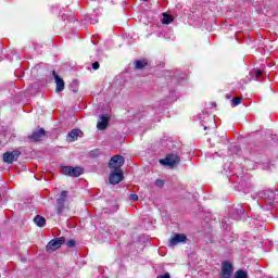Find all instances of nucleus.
Returning <instances> with one entry per match:
<instances>
[{
	"label": "nucleus",
	"instance_id": "f03ea898",
	"mask_svg": "<svg viewBox=\"0 0 278 278\" xmlns=\"http://www.w3.org/2000/svg\"><path fill=\"white\" fill-rule=\"evenodd\" d=\"M125 165V157L123 155H114L109 162L111 170H122L121 167Z\"/></svg>",
	"mask_w": 278,
	"mask_h": 278
},
{
	"label": "nucleus",
	"instance_id": "a211bd4d",
	"mask_svg": "<svg viewBox=\"0 0 278 278\" xmlns=\"http://www.w3.org/2000/svg\"><path fill=\"white\" fill-rule=\"evenodd\" d=\"M242 103V98H233L232 99V105L236 108L237 105H240Z\"/></svg>",
	"mask_w": 278,
	"mask_h": 278
},
{
	"label": "nucleus",
	"instance_id": "2eb2a0df",
	"mask_svg": "<svg viewBox=\"0 0 278 278\" xmlns=\"http://www.w3.org/2000/svg\"><path fill=\"white\" fill-rule=\"evenodd\" d=\"M34 223L37 225V227H45V225H47V219L40 215H37L34 218Z\"/></svg>",
	"mask_w": 278,
	"mask_h": 278
},
{
	"label": "nucleus",
	"instance_id": "9b49d317",
	"mask_svg": "<svg viewBox=\"0 0 278 278\" xmlns=\"http://www.w3.org/2000/svg\"><path fill=\"white\" fill-rule=\"evenodd\" d=\"M109 123H110V116L109 115H102L100 117V122H98V124H97V128L100 131H103V130L108 129Z\"/></svg>",
	"mask_w": 278,
	"mask_h": 278
},
{
	"label": "nucleus",
	"instance_id": "f257e3e1",
	"mask_svg": "<svg viewBox=\"0 0 278 278\" xmlns=\"http://www.w3.org/2000/svg\"><path fill=\"white\" fill-rule=\"evenodd\" d=\"M66 199H68V191H62L56 199V214L58 216H63V214L66 213V210H68V206L66 205Z\"/></svg>",
	"mask_w": 278,
	"mask_h": 278
},
{
	"label": "nucleus",
	"instance_id": "39448f33",
	"mask_svg": "<svg viewBox=\"0 0 278 278\" xmlns=\"http://www.w3.org/2000/svg\"><path fill=\"white\" fill-rule=\"evenodd\" d=\"M188 240V237L184 233H175L168 243V247H177V244L186 243Z\"/></svg>",
	"mask_w": 278,
	"mask_h": 278
},
{
	"label": "nucleus",
	"instance_id": "20e7f679",
	"mask_svg": "<svg viewBox=\"0 0 278 278\" xmlns=\"http://www.w3.org/2000/svg\"><path fill=\"white\" fill-rule=\"evenodd\" d=\"M180 160L177 154H168L165 159L160 160V164H162V166H169L170 168L177 166Z\"/></svg>",
	"mask_w": 278,
	"mask_h": 278
},
{
	"label": "nucleus",
	"instance_id": "423d86ee",
	"mask_svg": "<svg viewBox=\"0 0 278 278\" xmlns=\"http://www.w3.org/2000/svg\"><path fill=\"white\" fill-rule=\"evenodd\" d=\"M231 275H233V265L229 262H224L222 264L220 278H231Z\"/></svg>",
	"mask_w": 278,
	"mask_h": 278
},
{
	"label": "nucleus",
	"instance_id": "393cba45",
	"mask_svg": "<svg viewBox=\"0 0 278 278\" xmlns=\"http://www.w3.org/2000/svg\"><path fill=\"white\" fill-rule=\"evenodd\" d=\"M143 1H148V0H143Z\"/></svg>",
	"mask_w": 278,
	"mask_h": 278
},
{
	"label": "nucleus",
	"instance_id": "4be33fe9",
	"mask_svg": "<svg viewBox=\"0 0 278 278\" xmlns=\"http://www.w3.org/2000/svg\"><path fill=\"white\" fill-rule=\"evenodd\" d=\"M129 199H130L131 201H138V194L132 193V194L129 195Z\"/></svg>",
	"mask_w": 278,
	"mask_h": 278
},
{
	"label": "nucleus",
	"instance_id": "1a4fd4ad",
	"mask_svg": "<svg viewBox=\"0 0 278 278\" xmlns=\"http://www.w3.org/2000/svg\"><path fill=\"white\" fill-rule=\"evenodd\" d=\"M64 175H68L70 177H79L80 175H83L84 169H81V167H71V166H66L63 169Z\"/></svg>",
	"mask_w": 278,
	"mask_h": 278
},
{
	"label": "nucleus",
	"instance_id": "7ed1b4c3",
	"mask_svg": "<svg viewBox=\"0 0 278 278\" xmlns=\"http://www.w3.org/2000/svg\"><path fill=\"white\" fill-rule=\"evenodd\" d=\"M66 242V239L64 237L52 239L47 245L46 251L47 253H53L54 251H58L62 244Z\"/></svg>",
	"mask_w": 278,
	"mask_h": 278
},
{
	"label": "nucleus",
	"instance_id": "6ab92c4d",
	"mask_svg": "<svg viewBox=\"0 0 278 278\" xmlns=\"http://www.w3.org/2000/svg\"><path fill=\"white\" fill-rule=\"evenodd\" d=\"M155 186H156V188H163L164 187V180L157 179L155 181Z\"/></svg>",
	"mask_w": 278,
	"mask_h": 278
},
{
	"label": "nucleus",
	"instance_id": "412c9836",
	"mask_svg": "<svg viewBox=\"0 0 278 278\" xmlns=\"http://www.w3.org/2000/svg\"><path fill=\"white\" fill-rule=\"evenodd\" d=\"M99 67H100L99 62L92 63V68H93V71H99Z\"/></svg>",
	"mask_w": 278,
	"mask_h": 278
},
{
	"label": "nucleus",
	"instance_id": "5701e85b",
	"mask_svg": "<svg viewBox=\"0 0 278 278\" xmlns=\"http://www.w3.org/2000/svg\"><path fill=\"white\" fill-rule=\"evenodd\" d=\"M157 278H170V274L165 273L164 275L157 276Z\"/></svg>",
	"mask_w": 278,
	"mask_h": 278
},
{
	"label": "nucleus",
	"instance_id": "aec40b11",
	"mask_svg": "<svg viewBox=\"0 0 278 278\" xmlns=\"http://www.w3.org/2000/svg\"><path fill=\"white\" fill-rule=\"evenodd\" d=\"M75 244H76L75 240H70V241H67V247H68L70 249H73V247H75Z\"/></svg>",
	"mask_w": 278,
	"mask_h": 278
},
{
	"label": "nucleus",
	"instance_id": "b1692460",
	"mask_svg": "<svg viewBox=\"0 0 278 278\" xmlns=\"http://www.w3.org/2000/svg\"><path fill=\"white\" fill-rule=\"evenodd\" d=\"M213 106L216 108V103H213Z\"/></svg>",
	"mask_w": 278,
	"mask_h": 278
},
{
	"label": "nucleus",
	"instance_id": "0eeeda50",
	"mask_svg": "<svg viewBox=\"0 0 278 278\" xmlns=\"http://www.w3.org/2000/svg\"><path fill=\"white\" fill-rule=\"evenodd\" d=\"M123 178V169L113 170L109 176V181L112 186H116V184H121Z\"/></svg>",
	"mask_w": 278,
	"mask_h": 278
},
{
	"label": "nucleus",
	"instance_id": "f3484780",
	"mask_svg": "<svg viewBox=\"0 0 278 278\" xmlns=\"http://www.w3.org/2000/svg\"><path fill=\"white\" fill-rule=\"evenodd\" d=\"M252 75L255 76V79H260V77H262L263 73H262V71H260V70H254V71L252 72Z\"/></svg>",
	"mask_w": 278,
	"mask_h": 278
},
{
	"label": "nucleus",
	"instance_id": "f8f14e48",
	"mask_svg": "<svg viewBox=\"0 0 278 278\" xmlns=\"http://www.w3.org/2000/svg\"><path fill=\"white\" fill-rule=\"evenodd\" d=\"M52 75L54 77L55 84H56V89L55 92H62L64 90V79H62L55 71L52 72Z\"/></svg>",
	"mask_w": 278,
	"mask_h": 278
},
{
	"label": "nucleus",
	"instance_id": "6e6552de",
	"mask_svg": "<svg viewBox=\"0 0 278 278\" xmlns=\"http://www.w3.org/2000/svg\"><path fill=\"white\" fill-rule=\"evenodd\" d=\"M20 155H21V152L17 150H14L12 152H5L3 154V161L7 164H12L13 162H16V160H18Z\"/></svg>",
	"mask_w": 278,
	"mask_h": 278
},
{
	"label": "nucleus",
	"instance_id": "dca6fc26",
	"mask_svg": "<svg viewBox=\"0 0 278 278\" xmlns=\"http://www.w3.org/2000/svg\"><path fill=\"white\" fill-rule=\"evenodd\" d=\"M162 23L163 25H170V23H173V16L168 15L167 13H164Z\"/></svg>",
	"mask_w": 278,
	"mask_h": 278
},
{
	"label": "nucleus",
	"instance_id": "ddd939ff",
	"mask_svg": "<svg viewBox=\"0 0 278 278\" xmlns=\"http://www.w3.org/2000/svg\"><path fill=\"white\" fill-rule=\"evenodd\" d=\"M149 61L147 59H142V60H136L134 62V66L137 71H142V68H144L146 66H148Z\"/></svg>",
	"mask_w": 278,
	"mask_h": 278
},
{
	"label": "nucleus",
	"instance_id": "9d476101",
	"mask_svg": "<svg viewBox=\"0 0 278 278\" xmlns=\"http://www.w3.org/2000/svg\"><path fill=\"white\" fill-rule=\"evenodd\" d=\"M45 136H47V131H45L43 128H40L39 130L33 131L31 136H28V138L29 140H33V142H40Z\"/></svg>",
	"mask_w": 278,
	"mask_h": 278
},
{
	"label": "nucleus",
	"instance_id": "4468645a",
	"mask_svg": "<svg viewBox=\"0 0 278 278\" xmlns=\"http://www.w3.org/2000/svg\"><path fill=\"white\" fill-rule=\"evenodd\" d=\"M81 134V130L79 129H73L67 134L68 142H75L77 138H79V135Z\"/></svg>",
	"mask_w": 278,
	"mask_h": 278
}]
</instances>
